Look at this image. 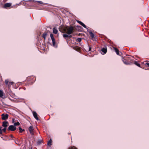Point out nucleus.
<instances>
[{
	"mask_svg": "<svg viewBox=\"0 0 149 149\" xmlns=\"http://www.w3.org/2000/svg\"><path fill=\"white\" fill-rule=\"evenodd\" d=\"M63 31L64 33H66L67 34L70 35L73 32L74 28L72 26H67L63 29Z\"/></svg>",
	"mask_w": 149,
	"mask_h": 149,
	"instance_id": "obj_1",
	"label": "nucleus"
},
{
	"mask_svg": "<svg viewBox=\"0 0 149 149\" xmlns=\"http://www.w3.org/2000/svg\"><path fill=\"white\" fill-rule=\"evenodd\" d=\"M1 117L2 120H6L8 119V114H5L3 113L1 115Z\"/></svg>",
	"mask_w": 149,
	"mask_h": 149,
	"instance_id": "obj_2",
	"label": "nucleus"
},
{
	"mask_svg": "<svg viewBox=\"0 0 149 149\" xmlns=\"http://www.w3.org/2000/svg\"><path fill=\"white\" fill-rule=\"evenodd\" d=\"M16 129V127H15L13 125H11L9 127L8 130L11 131H14Z\"/></svg>",
	"mask_w": 149,
	"mask_h": 149,
	"instance_id": "obj_3",
	"label": "nucleus"
},
{
	"mask_svg": "<svg viewBox=\"0 0 149 149\" xmlns=\"http://www.w3.org/2000/svg\"><path fill=\"white\" fill-rule=\"evenodd\" d=\"M50 36L52 41L53 45L54 46H55V41L52 34H51L50 35Z\"/></svg>",
	"mask_w": 149,
	"mask_h": 149,
	"instance_id": "obj_4",
	"label": "nucleus"
},
{
	"mask_svg": "<svg viewBox=\"0 0 149 149\" xmlns=\"http://www.w3.org/2000/svg\"><path fill=\"white\" fill-rule=\"evenodd\" d=\"M29 130L31 134H33V128L32 126H30L29 128Z\"/></svg>",
	"mask_w": 149,
	"mask_h": 149,
	"instance_id": "obj_5",
	"label": "nucleus"
},
{
	"mask_svg": "<svg viewBox=\"0 0 149 149\" xmlns=\"http://www.w3.org/2000/svg\"><path fill=\"white\" fill-rule=\"evenodd\" d=\"M33 115L34 118L37 120H38L39 119L38 117V115L37 113L35 111H33Z\"/></svg>",
	"mask_w": 149,
	"mask_h": 149,
	"instance_id": "obj_6",
	"label": "nucleus"
},
{
	"mask_svg": "<svg viewBox=\"0 0 149 149\" xmlns=\"http://www.w3.org/2000/svg\"><path fill=\"white\" fill-rule=\"evenodd\" d=\"M8 123L7 121L3 122L2 123V126L4 127H6L8 126Z\"/></svg>",
	"mask_w": 149,
	"mask_h": 149,
	"instance_id": "obj_7",
	"label": "nucleus"
},
{
	"mask_svg": "<svg viewBox=\"0 0 149 149\" xmlns=\"http://www.w3.org/2000/svg\"><path fill=\"white\" fill-rule=\"evenodd\" d=\"M11 5V4L10 3H6L4 6V8H6L7 7H10Z\"/></svg>",
	"mask_w": 149,
	"mask_h": 149,
	"instance_id": "obj_8",
	"label": "nucleus"
},
{
	"mask_svg": "<svg viewBox=\"0 0 149 149\" xmlns=\"http://www.w3.org/2000/svg\"><path fill=\"white\" fill-rule=\"evenodd\" d=\"M77 22L79 23L80 25H81L83 27H84L85 28H86V25L84 24L83 23H82V22L79 21H77Z\"/></svg>",
	"mask_w": 149,
	"mask_h": 149,
	"instance_id": "obj_9",
	"label": "nucleus"
},
{
	"mask_svg": "<svg viewBox=\"0 0 149 149\" xmlns=\"http://www.w3.org/2000/svg\"><path fill=\"white\" fill-rule=\"evenodd\" d=\"M90 35L92 39L94 40L95 38H94V34L91 32H89Z\"/></svg>",
	"mask_w": 149,
	"mask_h": 149,
	"instance_id": "obj_10",
	"label": "nucleus"
},
{
	"mask_svg": "<svg viewBox=\"0 0 149 149\" xmlns=\"http://www.w3.org/2000/svg\"><path fill=\"white\" fill-rule=\"evenodd\" d=\"M53 33L55 34H57L58 32V30L55 28H53Z\"/></svg>",
	"mask_w": 149,
	"mask_h": 149,
	"instance_id": "obj_11",
	"label": "nucleus"
},
{
	"mask_svg": "<svg viewBox=\"0 0 149 149\" xmlns=\"http://www.w3.org/2000/svg\"><path fill=\"white\" fill-rule=\"evenodd\" d=\"M126 60L125 59V58H123L122 59V61H123V63L125 64L126 65H128V64H129L130 63H128V62H127L126 61Z\"/></svg>",
	"mask_w": 149,
	"mask_h": 149,
	"instance_id": "obj_12",
	"label": "nucleus"
},
{
	"mask_svg": "<svg viewBox=\"0 0 149 149\" xmlns=\"http://www.w3.org/2000/svg\"><path fill=\"white\" fill-rule=\"evenodd\" d=\"M47 33L46 32H44L42 35V37L45 40L46 39V37L47 36Z\"/></svg>",
	"mask_w": 149,
	"mask_h": 149,
	"instance_id": "obj_13",
	"label": "nucleus"
},
{
	"mask_svg": "<svg viewBox=\"0 0 149 149\" xmlns=\"http://www.w3.org/2000/svg\"><path fill=\"white\" fill-rule=\"evenodd\" d=\"M102 51L104 53V54H105L107 52V49H106L103 48L102 49Z\"/></svg>",
	"mask_w": 149,
	"mask_h": 149,
	"instance_id": "obj_14",
	"label": "nucleus"
},
{
	"mask_svg": "<svg viewBox=\"0 0 149 149\" xmlns=\"http://www.w3.org/2000/svg\"><path fill=\"white\" fill-rule=\"evenodd\" d=\"M52 140L51 139H50L47 143V145L49 146H50L52 145Z\"/></svg>",
	"mask_w": 149,
	"mask_h": 149,
	"instance_id": "obj_15",
	"label": "nucleus"
},
{
	"mask_svg": "<svg viewBox=\"0 0 149 149\" xmlns=\"http://www.w3.org/2000/svg\"><path fill=\"white\" fill-rule=\"evenodd\" d=\"M114 49V50H115V51L116 53L117 54V55H118L119 54V50L117 49L116 48H115Z\"/></svg>",
	"mask_w": 149,
	"mask_h": 149,
	"instance_id": "obj_16",
	"label": "nucleus"
},
{
	"mask_svg": "<svg viewBox=\"0 0 149 149\" xmlns=\"http://www.w3.org/2000/svg\"><path fill=\"white\" fill-rule=\"evenodd\" d=\"M74 49L77 51H79L80 50V48L78 47H74Z\"/></svg>",
	"mask_w": 149,
	"mask_h": 149,
	"instance_id": "obj_17",
	"label": "nucleus"
},
{
	"mask_svg": "<svg viewBox=\"0 0 149 149\" xmlns=\"http://www.w3.org/2000/svg\"><path fill=\"white\" fill-rule=\"evenodd\" d=\"M19 130L20 132H22L24 131V129L22 130L20 127H19Z\"/></svg>",
	"mask_w": 149,
	"mask_h": 149,
	"instance_id": "obj_18",
	"label": "nucleus"
},
{
	"mask_svg": "<svg viewBox=\"0 0 149 149\" xmlns=\"http://www.w3.org/2000/svg\"><path fill=\"white\" fill-rule=\"evenodd\" d=\"M3 93L1 90H0V97H2L3 96Z\"/></svg>",
	"mask_w": 149,
	"mask_h": 149,
	"instance_id": "obj_19",
	"label": "nucleus"
},
{
	"mask_svg": "<svg viewBox=\"0 0 149 149\" xmlns=\"http://www.w3.org/2000/svg\"><path fill=\"white\" fill-rule=\"evenodd\" d=\"M134 63L137 66L139 67L140 66V65L139 63H138L137 61H134Z\"/></svg>",
	"mask_w": 149,
	"mask_h": 149,
	"instance_id": "obj_20",
	"label": "nucleus"
},
{
	"mask_svg": "<svg viewBox=\"0 0 149 149\" xmlns=\"http://www.w3.org/2000/svg\"><path fill=\"white\" fill-rule=\"evenodd\" d=\"M20 125L19 123L17 122L16 123H14V126H15L19 125Z\"/></svg>",
	"mask_w": 149,
	"mask_h": 149,
	"instance_id": "obj_21",
	"label": "nucleus"
},
{
	"mask_svg": "<svg viewBox=\"0 0 149 149\" xmlns=\"http://www.w3.org/2000/svg\"><path fill=\"white\" fill-rule=\"evenodd\" d=\"M63 36L64 38H68L69 37V35L67 34H63Z\"/></svg>",
	"mask_w": 149,
	"mask_h": 149,
	"instance_id": "obj_22",
	"label": "nucleus"
},
{
	"mask_svg": "<svg viewBox=\"0 0 149 149\" xmlns=\"http://www.w3.org/2000/svg\"><path fill=\"white\" fill-rule=\"evenodd\" d=\"M81 40V38H79L77 39V42H80Z\"/></svg>",
	"mask_w": 149,
	"mask_h": 149,
	"instance_id": "obj_23",
	"label": "nucleus"
},
{
	"mask_svg": "<svg viewBox=\"0 0 149 149\" xmlns=\"http://www.w3.org/2000/svg\"><path fill=\"white\" fill-rule=\"evenodd\" d=\"M15 142L16 144L19 145V142L18 140H15Z\"/></svg>",
	"mask_w": 149,
	"mask_h": 149,
	"instance_id": "obj_24",
	"label": "nucleus"
},
{
	"mask_svg": "<svg viewBox=\"0 0 149 149\" xmlns=\"http://www.w3.org/2000/svg\"><path fill=\"white\" fill-rule=\"evenodd\" d=\"M68 149H77V148L74 146L70 147Z\"/></svg>",
	"mask_w": 149,
	"mask_h": 149,
	"instance_id": "obj_25",
	"label": "nucleus"
},
{
	"mask_svg": "<svg viewBox=\"0 0 149 149\" xmlns=\"http://www.w3.org/2000/svg\"><path fill=\"white\" fill-rule=\"evenodd\" d=\"M8 82H9V81L8 80H6L5 81V83L6 85L8 84Z\"/></svg>",
	"mask_w": 149,
	"mask_h": 149,
	"instance_id": "obj_26",
	"label": "nucleus"
},
{
	"mask_svg": "<svg viewBox=\"0 0 149 149\" xmlns=\"http://www.w3.org/2000/svg\"><path fill=\"white\" fill-rule=\"evenodd\" d=\"M6 130V127H5L2 129V130L4 132H5Z\"/></svg>",
	"mask_w": 149,
	"mask_h": 149,
	"instance_id": "obj_27",
	"label": "nucleus"
},
{
	"mask_svg": "<svg viewBox=\"0 0 149 149\" xmlns=\"http://www.w3.org/2000/svg\"><path fill=\"white\" fill-rule=\"evenodd\" d=\"M91 47L90 46H89V50H88V51H90L91 50Z\"/></svg>",
	"mask_w": 149,
	"mask_h": 149,
	"instance_id": "obj_28",
	"label": "nucleus"
},
{
	"mask_svg": "<svg viewBox=\"0 0 149 149\" xmlns=\"http://www.w3.org/2000/svg\"><path fill=\"white\" fill-rule=\"evenodd\" d=\"M146 65H147L149 67V63H147L146 64Z\"/></svg>",
	"mask_w": 149,
	"mask_h": 149,
	"instance_id": "obj_29",
	"label": "nucleus"
},
{
	"mask_svg": "<svg viewBox=\"0 0 149 149\" xmlns=\"http://www.w3.org/2000/svg\"><path fill=\"white\" fill-rule=\"evenodd\" d=\"M9 83H10V84H11V85H13V84L14 83L13 82H10Z\"/></svg>",
	"mask_w": 149,
	"mask_h": 149,
	"instance_id": "obj_30",
	"label": "nucleus"
},
{
	"mask_svg": "<svg viewBox=\"0 0 149 149\" xmlns=\"http://www.w3.org/2000/svg\"><path fill=\"white\" fill-rule=\"evenodd\" d=\"M72 37V36H71V35L69 36L68 37H69L70 38H71Z\"/></svg>",
	"mask_w": 149,
	"mask_h": 149,
	"instance_id": "obj_31",
	"label": "nucleus"
},
{
	"mask_svg": "<svg viewBox=\"0 0 149 149\" xmlns=\"http://www.w3.org/2000/svg\"><path fill=\"white\" fill-rule=\"evenodd\" d=\"M38 2L41 4H42V2L41 1H39Z\"/></svg>",
	"mask_w": 149,
	"mask_h": 149,
	"instance_id": "obj_32",
	"label": "nucleus"
},
{
	"mask_svg": "<svg viewBox=\"0 0 149 149\" xmlns=\"http://www.w3.org/2000/svg\"><path fill=\"white\" fill-rule=\"evenodd\" d=\"M30 149H32V148H31Z\"/></svg>",
	"mask_w": 149,
	"mask_h": 149,
	"instance_id": "obj_33",
	"label": "nucleus"
}]
</instances>
